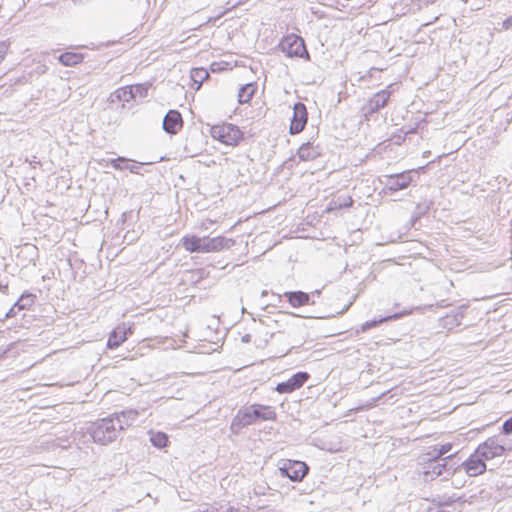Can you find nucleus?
I'll return each instance as SVG.
<instances>
[{
	"label": "nucleus",
	"mask_w": 512,
	"mask_h": 512,
	"mask_svg": "<svg viewBox=\"0 0 512 512\" xmlns=\"http://www.w3.org/2000/svg\"><path fill=\"white\" fill-rule=\"evenodd\" d=\"M277 414L273 407L263 404H251L240 408L231 421L230 430L238 435L243 428L250 426L257 421H274Z\"/></svg>",
	"instance_id": "1"
},
{
	"label": "nucleus",
	"mask_w": 512,
	"mask_h": 512,
	"mask_svg": "<svg viewBox=\"0 0 512 512\" xmlns=\"http://www.w3.org/2000/svg\"><path fill=\"white\" fill-rule=\"evenodd\" d=\"M120 431H122V426L119 424L117 417L112 415L96 420L87 429L93 441L101 445H107L115 441Z\"/></svg>",
	"instance_id": "2"
},
{
	"label": "nucleus",
	"mask_w": 512,
	"mask_h": 512,
	"mask_svg": "<svg viewBox=\"0 0 512 512\" xmlns=\"http://www.w3.org/2000/svg\"><path fill=\"white\" fill-rule=\"evenodd\" d=\"M457 453H451L445 458H434L429 456L423 467V475L425 480H433L438 476L447 474H455L459 470L456 466L455 457Z\"/></svg>",
	"instance_id": "3"
},
{
	"label": "nucleus",
	"mask_w": 512,
	"mask_h": 512,
	"mask_svg": "<svg viewBox=\"0 0 512 512\" xmlns=\"http://www.w3.org/2000/svg\"><path fill=\"white\" fill-rule=\"evenodd\" d=\"M278 47L287 57L309 58L304 40L296 34L284 36L279 42Z\"/></svg>",
	"instance_id": "4"
},
{
	"label": "nucleus",
	"mask_w": 512,
	"mask_h": 512,
	"mask_svg": "<svg viewBox=\"0 0 512 512\" xmlns=\"http://www.w3.org/2000/svg\"><path fill=\"white\" fill-rule=\"evenodd\" d=\"M211 135L214 139L230 146H236L243 138V133L240 129L236 125L230 123L214 125L211 128Z\"/></svg>",
	"instance_id": "5"
},
{
	"label": "nucleus",
	"mask_w": 512,
	"mask_h": 512,
	"mask_svg": "<svg viewBox=\"0 0 512 512\" xmlns=\"http://www.w3.org/2000/svg\"><path fill=\"white\" fill-rule=\"evenodd\" d=\"M309 472V466L299 460L286 459L279 466V473L282 477L288 478L293 482H301Z\"/></svg>",
	"instance_id": "6"
},
{
	"label": "nucleus",
	"mask_w": 512,
	"mask_h": 512,
	"mask_svg": "<svg viewBox=\"0 0 512 512\" xmlns=\"http://www.w3.org/2000/svg\"><path fill=\"white\" fill-rule=\"evenodd\" d=\"M506 450L507 448L497 436L489 437L477 447L478 453L486 460L500 457L505 454Z\"/></svg>",
	"instance_id": "7"
},
{
	"label": "nucleus",
	"mask_w": 512,
	"mask_h": 512,
	"mask_svg": "<svg viewBox=\"0 0 512 512\" xmlns=\"http://www.w3.org/2000/svg\"><path fill=\"white\" fill-rule=\"evenodd\" d=\"M485 461L486 459H484L476 449L474 453L462 463L458 464L456 462V466H459V470L462 468L468 476L475 477L486 471L487 467Z\"/></svg>",
	"instance_id": "8"
},
{
	"label": "nucleus",
	"mask_w": 512,
	"mask_h": 512,
	"mask_svg": "<svg viewBox=\"0 0 512 512\" xmlns=\"http://www.w3.org/2000/svg\"><path fill=\"white\" fill-rule=\"evenodd\" d=\"M385 189L391 193L406 189L413 181L412 171L384 176Z\"/></svg>",
	"instance_id": "9"
},
{
	"label": "nucleus",
	"mask_w": 512,
	"mask_h": 512,
	"mask_svg": "<svg viewBox=\"0 0 512 512\" xmlns=\"http://www.w3.org/2000/svg\"><path fill=\"white\" fill-rule=\"evenodd\" d=\"M310 378L309 373L299 371L293 374L287 381L278 383L275 390L280 394L292 393L301 388Z\"/></svg>",
	"instance_id": "10"
},
{
	"label": "nucleus",
	"mask_w": 512,
	"mask_h": 512,
	"mask_svg": "<svg viewBox=\"0 0 512 512\" xmlns=\"http://www.w3.org/2000/svg\"><path fill=\"white\" fill-rule=\"evenodd\" d=\"M308 120L306 106L302 102H297L293 106V116L289 128L290 134H298L303 131Z\"/></svg>",
	"instance_id": "11"
},
{
	"label": "nucleus",
	"mask_w": 512,
	"mask_h": 512,
	"mask_svg": "<svg viewBox=\"0 0 512 512\" xmlns=\"http://www.w3.org/2000/svg\"><path fill=\"white\" fill-rule=\"evenodd\" d=\"M390 96L391 92L387 89L375 93L370 98L368 103L363 107L365 115H372L373 113H376L380 109L384 108L388 104Z\"/></svg>",
	"instance_id": "12"
},
{
	"label": "nucleus",
	"mask_w": 512,
	"mask_h": 512,
	"mask_svg": "<svg viewBox=\"0 0 512 512\" xmlns=\"http://www.w3.org/2000/svg\"><path fill=\"white\" fill-rule=\"evenodd\" d=\"M182 127L183 119L181 113L174 109L169 110L163 119V130L168 134L174 135L177 134Z\"/></svg>",
	"instance_id": "13"
},
{
	"label": "nucleus",
	"mask_w": 512,
	"mask_h": 512,
	"mask_svg": "<svg viewBox=\"0 0 512 512\" xmlns=\"http://www.w3.org/2000/svg\"><path fill=\"white\" fill-rule=\"evenodd\" d=\"M203 243H204L203 253H208V252L221 251L223 249H229L235 244V241L231 238L217 236L214 238L204 237Z\"/></svg>",
	"instance_id": "14"
},
{
	"label": "nucleus",
	"mask_w": 512,
	"mask_h": 512,
	"mask_svg": "<svg viewBox=\"0 0 512 512\" xmlns=\"http://www.w3.org/2000/svg\"><path fill=\"white\" fill-rule=\"evenodd\" d=\"M465 309V306H460L451 310L450 313L439 319L440 327L452 330L459 326L464 318Z\"/></svg>",
	"instance_id": "15"
},
{
	"label": "nucleus",
	"mask_w": 512,
	"mask_h": 512,
	"mask_svg": "<svg viewBox=\"0 0 512 512\" xmlns=\"http://www.w3.org/2000/svg\"><path fill=\"white\" fill-rule=\"evenodd\" d=\"M132 328L128 327L126 328L123 326H117L110 334L108 341H107V347L109 349H115L119 347L124 341L127 340L128 335H131Z\"/></svg>",
	"instance_id": "16"
},
{
	"label": "nucleus",
	"mask_w": 512,
	"mask_h": 512,
	"mask_svg": "<svg viewBox=\"0 0 512 512\" xmlns=\"http://www.w3.org/2000/svg\"><path fill=\"white\" fill-rule=\"evenodd\" d=\"M297 155L302 161H312L321 155V149L312 142H306L299 147Z\"/></svg>",
	"instance_id": "17"
},
{
	"label": "nucleus",
	"mask_w": 512,
	"mask_h": 512,
	"mask_svg": "<svg viewBox=\"0 0 512 512\" xmlns=\"http://www.w3.org/2000/svg\"><path fill=\"white\" fill-rule=\"evenodd\" d=\"M204 237H198V236H195V235H187V236H184L182 238V244H183V247L193 253V252H197V253H203V248H204Z\"/></svg>",
	"instance_id": "18"
},
{
	"label": "nucleus",
	"mask_w": 512,
	"mask_h": 512,
	"mask_svg": "<svg viewBox=\"0 0 512 512\" xmlns=\"http://www.w3.org/2000/svg\"><path fill=\"white\" fill-rule=\"evenodd\" d=\"M408 314L407 311H403V312H399V313H394L392 315H388V316H385V317H381L379 319H373V320H370V321H366L365 323H363L360 327V329H357V333L359 332H367L368 330L372 329V328H375L377 327L378 325L384 323V322H387L389 320H394V319H399L401 318L402 316Z\"/></svg>",
	"instance_id": "19"
},
{
	"label": "nucleus",
	"mask_w": 512,
	"mask_h": 512,
	"mask_svg": "<svg viewBox=\"0 0 512 512\" xmlns=\"http://www.w3.org/2000/svg\"><path fill=\"white\" fill-rule=\"evenodd\" d=\"M284 296L293 307H300L309 304L310 295L303 291L285 292Z\"/></svg>",
	"instance_id": "20"
},
{
	"label": "nucleus",
	"mask_w": 512,
	"mask_h": 512,
	"mask_svg": "<svg viewBox=\"0 0 512 512\" xmlns=\"http://www.w3.org/2000/svg\"><path fill=\"white\" fill-rule=\"evenodd\" d=\"M139 413L137 410L129 409V410H123L120 413H115L112 416L117 417V420L119 421V424L122 426V430H124L126 427H129L133 421L136 420Z\"/></svg>",
	"instance_id": "21"
},
{
	"label": "nucleus",
	"mask_w": 512,
	"mask_h": 512,
	"mask_svg": "<svg viewBox=\"0 0 512 512\" xmlns=\"http://www.w3.org/2000/svg\"><path fill=\"white\" fill-rule=\"evenodd\" d=\"M84 59L82 53L64 52L58 56V61L64 66H75L81 63Z\"/></svg>",
	"instance_id": "22"
},
{
	"label": "nucleus",
	"mask_w": 512,
	"mask_h": 512,
	"mask_svg": "<svg viewBox=\"0 0 512 512\" xmlns=\"http://www.w3.org/2000/svg\"><path fill=\"white\" fill-rule=\"evenodd\" d=\"M255 86L254 84L252 83H248L246 85H243L240 89H239V92H238V101L240 104H245V103H248L254 93H255Z\"/></svg>",
	"instance_id": "23"
},
{
	"label": "nucleus",
	"mask_w": 512,
	"mask_h": 512,
	"mask_svg": "<svg viewBox=\"0 0 512 512\" xmlns=\"http://www.w3.org/2000/svg\"><path fill=\"white\" fill-rule=\"evenodd\" d=\"M36 300V295L24 292L19 299L15 302L17 310L30 309Z\"/></svg>",
	"instance_id": "24"
},
{
	"label": "nucleus",
	"mask_w": 512,
	"mask_h": 512,
	"mask_svg": "<svg viewBox=\"0 0 512 512\" xmlns=\"http://www.w3.org/2000/svg\"><path fill=\"white\" fill-rule=\"evenodd\" d=\"M150 441L154 447L164 448L167 446L169 439L164 432H150Z\"/></svg>",
	"instance_id": "25"
},
{
	"label": "nucleus",
	"mask_w": 512,
	"mask_h": 512,
	"mask_svg": "<svg viewBox=\"0 0 512 512\" xmlns=\"http://www.w3.org/2000/svg\"><path fill=\"white\" fill-rule=\"evenodd\" d=\"M453 445L451 443H445L442 445H435L431 451L427 453V456L434 458H443L442 456L451 452Z\"/></svg>",
	"instance_id": "26"
},
{
	"label": "nucleus",
	"mask_w": 512,
	"mask_h": 512,
	"mask_svg": "<svg viewBox=\"0 0 512 512\" xmlns=\"http://www.w3.org/2000/svg\"><path fill=\"white\" fill-rule=\"evenodd\" d=\"M461 497H456L455 494L451 496H436L433 498V503H435L438 507L451 506L457 501H460Z\"/></svg>",
	"instance_id": "27"
},
{
	"label": "nucleus",
	"mask_w": 512,
	"mask_h": 512,
	"mask_svg": "<svg viewBox=\"0 0 512 512\" xmlns=\"http://www.w3.org/2000/svg\"><path fill=\"white\" fill-rule=\"evenodd\" d=\"M209 76L208 71L204 68H194L191 71V79L199 85Z\"/></svg>",
	"instance_id": "28"
},
{
	"label": "nucleus",
	"mask_w": 512,
	"mask_h": 512,
	"mask_svg": "<svg viewBox=\"0 0 512 512\" xmlns=\"http://www.w3.org/2000/svg\"><path fill=\"white\" fill-rule=\"evenodd\" d=\"M133 91V86H128L118 89L115 94L119 100L128 102L133 99Z\"/></svg>",
	"instance_id": "29"
},
{
	"label": "nucleus",
	"mask_w": 512,
	"mask_h": 512,
	"mask_svg": "<svg viewBox=\"0 0 512 512\" xmlns=\"http://www.w3.org/2000/svg\"><path fill=\"white\" fill-rule=\"evenodd\" d=\"M133 99L136 97L144 98L148 94V87L146 85L138 84L133 86Z\"/></svg>",
	"instance_id": "30"
},
{
	"label": "nucleus",
	"mask_w": 512,
	"mask_h": 512,
	"mask_svg": "<svg viewBox=\"0 0 512 512\" xmlns=\"http://www.w3.org/2000/svg\"><path fill=\"white\" fill-rule=\"evenodd\" d=\"M128 159L124 157H118L110 160V165L116 170H124Z\"/></svg>",
	"instance_id": "31"
},
{
	"label": "nucleus",
	"mask_w": 512,
	"mask_h": 512,
	"mask_svg": "<svg viewBox=\"0 0 512 512\" xmlns=\"http://www.w3.org/2000/svg\"><path fill=\"white\" fill-rule=\"evenodd\" d=\"M428 209H429L428 206L422 208V206L420 204H418L416 206V212L413 214V216L411 218V225L414 226L416 221H418L428 211Z\"/></svg>",
	"instance_id": "32"
},
{
	"label": "nucleus",
	"mask_w": 512,
	"mask_h": 512,
	"mask_svg": "<svg viewBox=\"0 0 512 512\" xmlns=\"http://www.w3.org/2000/svg\"><path fill=\"white\" fill-rule=\"evenodd\" d=\"M502 433L505 435L512 434V416L503 423Z\"/></svg>",
	"instance_id": "33"
},
{
	"label": "nucleus",
	"mask_w": 512,
	"mask_h": 512,
	"mask_svg": "<svg viewBox=\"0 0 512 512\" xmlns=\"http://www.w3.org/2000/svg\"><path fill=\"white\" fill-rule=\"evenodd\" d=\"M140 168H141V166L137 165V164H132V165L126 164L125 165V169H128L133 174H141Z\"/></svg>",
	"instance_id": "34"
},
{
	"label": "nucleus",
	"mask_w": 512,
	"mask_h": 512,
	"mask_svg": "<svg viewBox=\"0 0 512 512\" xmlns=\"http://www.w3.org/2000/svg\"><path fill=\"white\" fill-rule=\"evenodd\" d=\"M7 51H8V46L4 42H1L0 43V62L3 60V58L7 54Z\"/></svg>",
	"instance_id": "35"
},
{
	"label": "nucleus",
	"mask_w": 512,
	"mask_h": 512,
	"mask_svg": "<svg viewBox=\"0 0 512 512\" xmlns=\"http://www.w3.org/2000/svg\"><path fill=\"white\" fill-rule=\"evenodd\" d=\"M16 308L15 304L9 309V311L6 313V318H11L16 315Z\"/></svg>",
	"instance_id": "36"
},
{
	"label": "nucleus",
	"mask_w": 512,
	"mask_h": 512,
	"mask_svg": "<svg viewBox=\"0 0 512 512\" xmlns=\"http://www.w3.org/2000/svg\"><path fill=\"white\" fill-rule=\"evenodd\" d=\"M503 27L505 29H510L512 27V16L511 17H508L504 22H503Z\"/></svg>",
	"instance_id": "37"
},
{
	"label": "nucleus",
	"mask_w": 512,
	"mask_h": 512,
	"mask_svg": "<svg viewBox=\"0 0 512 512\" xmlns=\"http://www.w3.org/2000/svg\"><path fill=\"white\" fill-rule=\"evenodd\" d=\"M231 510V508H228L226 511H222L220 508L217 507H209L205 509V512H228Z\"/></svg>",
	"instance_id": "38"
},
{
	"label": "nucleus",
	"mask_w": 512,
	"mask_h": 512,
	"mask_svg": "<svg viewBox=\"0 0 512 512\" xmlns=\"http://www.w3.org/2000/svg\"><path fill=\"white\" fill-rule=\"evenodd\" d=\"M252 336L250 334H245L242 336L241 340L243 343H250Z\"/></svg>",
	"instance_id": "39"
},
{
	"label": "nucleus",
	"mask_w": 512,
	"mask_h": 512,
	"mask_svg": "<svg viewBox=\"0 0 512 512\" xmlns=\"http://www.w3.org/2000/svg\"><path fill=\"white\" fill-rule=\"evenodd\" d=\"M353 205V200L352 198L349 197L348 199V202H345L343 204H340V206H344V207H351Z\"/></svg>",
	"instance_id": "40"
},
{
	"label": "nucleus",
	"mask_w": 512,
	"mask_h": 512,
	"mask_svg": "<svg viewBox=\"0 0 512 512\" xmlns=\"http://www.w3.org/2000/svg\"><path fill=\"white\" fill-rule=\"evenodd\" d=\"M271 321V318L270 317H266V319H261L260 322L261 324L265 325V326H270L269 325V322Z\"/></svg>",
	"instance_id": "41"
},
{
	"label": "nucleus",
	"mask_w": 512,
	"mask_h": 512,
	"mask_svg": "<svg viewBox=\"0 0 512 512\" xmlns=\"http://www.w3.org/2000/svg\"><path fill=\"white\" fill-rule=\"evenodd\" d=\"M266 295H267V291H266V290H263V291L261 292V297H264V296H266Z\"/></svg>",
	"instance_id": "42"
},
{
	"label": "nucleus",
	"mask_w": 512,
	"mask_h": 512,
	"mask_svg": "<svg viewBox=\"0 0 512 512\" xmlns=\"http://www.w3.org/2000/svg\"><path fill=\"white\" fill-rule=\"evenodd\" d=\"M75 4H82L81 0H72Z\"/></svg>",
	"instance_id": "43"
}]
</instances>
